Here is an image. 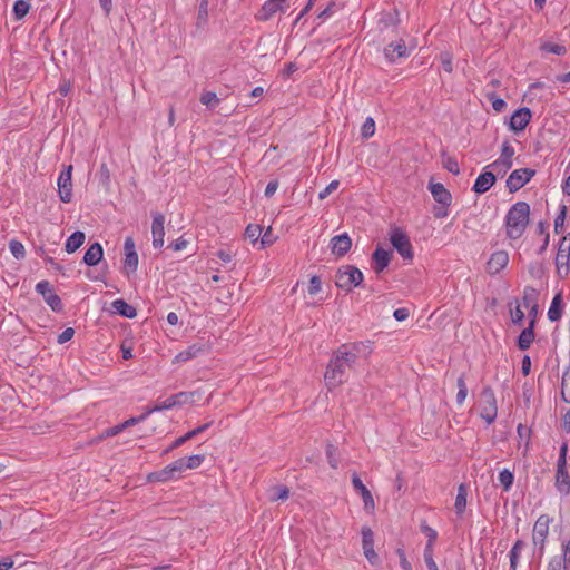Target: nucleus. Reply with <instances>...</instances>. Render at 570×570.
<instances>
[{
	"mask_svg": "<svg viewBox=\"0 0 570 570\" xmlns=\"http://www.w3.org/2000/svg\"><path fill=\"white\" fill-rule=\"evenodd\" d=\"M322 282L318 276H313L309 281L308 293L316 295L321 291Z\"/></svg>",
	"mask_w": 570,
	"mask_h": 570,
	"instance_id": "13d9d810",
	"label": "nucleus"
},
{
	"mask_svg": "<svg viewBox=\"0 0 570 570\" xmlns=\"http://www.w3.org/2000/svg\"><path fill=\"white\" fill-rule=\"evenodd\" d=\"M205 460L203 454L190 455L187 459H184V468L186 469H196L198 468Z\"/></svg>",
	"mask_w": 570,
	"mask_h": 570,
	"instance_id": "49530a36",
	"label": "nucleus"
},
{
	"mask_svg": "<svg viewBox=\"0 0 570 570\" xmlns=\"http://www.w3.org/2000/svg\"><path fill=\"white\" fill-rule=\"evenodd\" d=\"M150 414L148 413V410L146 409V411L139 415V416H132L128 420H126L125 422H122V428L127 429L129 426H134L138 423H141L144 422Z\"/></svg>",
	"mask_w": 570,
	"mask_h": 570,
	"instance_id": "603ef678",
	"label": "nucleus"
},
{
	"mask_svg": "<svg viewBox=\"0 0 570 570\" xmlns=\"http://www.w3.org/2000/svg\"><path fill=\"white\" fill-rule=\"evenodd\" d=\"M363 138H370L375 134V121L372 117H367L361 127Z\"/></svg>",
	"mask_w": 570,
	"mask_h": 570,
	"instance_id": "a18cd8bd",
	"label": "nucleus"
},
{
	"mask_svg": "<svg viewBox=\"0 0 570 570\" xmlns=\"http://www.w3.org/2000/svg\"><path fill=\"white\" fill-rule=\"evenodd\" d=\"M480 415L488 423L495 421L498 414L497 399L490 387H484L480 394Z\"/></svg>",
	"mask_w": 570,
	"mask_h": 570,
	"instance_id": "39448f33",
	"label": "nucleus"
},
{
	"mask_svg": "<svg viewBox=\"0 0 570 570\" xmlns=\"http://www.w3.org/2000/svg\"><path fill=\"white\" fill-rule=\"evenodd\" d=\"M102 256H104L102 246L99 243H94L86 250L82 262L87 266H96L102 259Z\"/></svg>",
	"mask_w": 570,
	"mask_h": 570,
	"instance_id": "b1692460",
	"label": "nucleus"
},
{
	"mask_svg": "<svg viewBox=\"0 0 570 570\" xmlns=\"http://www.w3.org/2000/svg\"><path fill=\"white\" fill-rule=\"evenodd\" d=\"M174 479L175 478L173 476L170 471H168V466H165L160 471L150 473L148 475V480L150 482H167V481H170V480H174Z\"/></svg>",
	"mask_w": 570,
	"mask_h": 570,
	"instance_id": "e433bc0d",
	"label": "nucleus"
},
{
	"mask_svg": "<svg viewBox=\"0 0 570 570\" xmlns=\"http://www.w3.org/2000/svg\"><path fill=\"white\" fill-rule=\"evenodd\" d=\"M174 407H175V402H173L171 396H169L168 399H166L163 402H156V404L154 406H149V407H147V410H148V413L151 414L155 412L170 410Z\"/></svg>",
	"mask_w": 570,
	"mask_h": 570,
	"instance_id": "c03bdc74",
	"label": "nucleus"
},
{
	"mask_svg": "<svg viewBox=\"0 0 570 570\" xmlns=\"http://www.w3.org/2000/svg\"><path fill=\"white\" fill-rule=\"evenodd\" d=\"M36 291L42 295L45 302L51 307L52 311H62L63 306L61 298L56 293H53L51 284L48 281H41L37 283Z\"/></svg>",
	"mask_w": 570,
	"mask_h": 570,
	"instance_id": "ddd939ff",
	"label": "nucleus"
},
{
	"mask_svg": "<svg viewBox=\"0 0 570 570\" xmlns=\"http://www.w3.org/2000/svg\"><path fill=\"white\" fill-rule=\"evenodd\" d=\"M429 190L438 204L433 208L434 216L436 218H445L449 215L448 208L452 203V196L450 191L441 183H430Z\"/></svg>",
	"mask_w": 570,
	"mask_h": 570,
	"instance_id": "7ed1b4c3",
	"label": "nucleus"
},
{
	"mask_svg": "<svg viewBox=\"0 0 570 570\" xmlns=\"http://www.w3.org/2000/svg\"><path fill=\"white\" fill-rule=\"evenodd\" d=\"M540 49L544 52L553 53L557 56H563L567 53V48L563 45L553 42H544L540 46Z\"/></svg>",
	"mask_w": 570,
	"mask_h": 570,
	"instance_id": "4c0bfd02",
	"label": "nucleus"
},
{
	"mask_svg": "<svg viewBox=\"0 0 570 570\" xmlns=\"http://www.w3.org/2000/svg\"><path fill=\"white\" fill-rule=\"evenodd\" d=\"M9 249L12 256L17 259H22L26 256V249L23 244L17 239H11L9 242Z\"/></svg>",
	"mask_w": 570,
	"mask_h": 570,
	"instance_id": "ea45409f",
	"label": "nucleus"
},
{
	"mask_svg": "<svg viewBox=\"0 0 570 570\" xmlns=\"http://www.w3.org/2000/svg\"><path fill=\"white\" fill-rule=\"evenodd\" d=\"M196 392H179L177 394L171 395L173 402H175V407L184 404H191L195 402Z\"/></svg>",
	"mask_w": 570,
	"mask_h": 570,
	"instance_id": "c9c22d12",
	"label": "nucleus"
},
{
	"mask_svg": "<svg viewBox=\"0 0 570 570\" xmlns=\"http://www.w3.org/2000/svg\"><path fill=\"white\" fill-rule=\"evenodd\" d=\"M362 548L365 558L372 566H377L381 562L377 553L374 550L373 532L370 528L366 527L362 529Z\"/></svg>",
	"mask_w": 570,
	"mask_h": 570,
	"instance_id": "dca6fc26",
	"label": "nucleus"
},
{
	"mask_svg": "<svg viewBox=\"0 0 570 570\" xmlns=\"http://www.w3.org/2000/svg\"><path fill=\"white\" fill-rule=\"evenodd\" d=\"M286 4L287 0H266L256 14V19L258 21H267L277 12H284L286 10Z\"/></svg>",
	"mask_w": 570,
	"mask_h": 570,
	"instance_id": "2eb2a0df",
	"label": "nucleus"
},
{
	"mask_svg": "<svg viewBox=\"0 0 570 570\" xmlns=\"http://www.w3.org/2000/svg\"><path fill=\"white\" fill-rule=\"evenodd\" d=\"M289 497V489L286 485H275L269 490V500L272 502L285 501Z\"/></svg>",
	"mask_w": 570,
	"mask_h": 570,
	"instance_id": "72a5a7b5",
	"label": "nucleus"
},
{
	"mask_svg": "<svg viewBox=\"0 0 570 570\" xmlns=\"http://www.w3.org/2000/svg\"><path fill=\"white\" fill-rule=\"evenodd\" d=\"M73 335L75 330L72 327H67L58 335L57 342L59 344H65L68 341H70L73 337Z\"/></svg>",
	"mask_w": 570,
	"mask_h": 570,
	"instance_id": "6e6d98bb",
	"label": "nucleus"
},
{
	"mask_svg": "<svg viewBox=\"0 0 570 570\" xmlns=\"http://www.w3.org/2000/svg\"><path fill=\"white\" fill-rule=\"evenodd\" d=\"M531 119V112L528 108L515 110L510 119V127L514 131L523 130Z\"/></svg>",
	"mask_w": 570,
	"mask_h": 570,
	"instance_id": "412c9836",
	"label": "nucleus"
},
{
	"mask_svg": "<svg viewBox=\"0 0 570 570\" xmlns=\"http://www.w3.org/2000/svg\"><path fill=\"white\" fill-rule=\"evenodd\" d=\"M557 274L561 278L570 275V233L562 237L556 256Z\"/></svg>",
	"mask_w": 570,
	"mask_h": 570,
	"instance_id": "20e7f679",
	"label": "nucleus"
},
{
	"mask_svg": "<svg viewBox=\"0 0 570 570\" xmlns=\"http://www.w3.org/2000/svg\"><path fill=\"white\" fill-rule=\"evenodd\" d=\"M441 63H442L444 71L452 72V70H453L452 56L449 52H443L441 55Z\"/></svg>",
	"mask_w": 570,
	"mask_h": 570,
	"instance_id": "0e129e2a",
	"label": "nucleus"
},
{
	"mask_svg": "<svg viewBox=\"0 0 570 570\" xmlns=\"http://www.w3.org/2000/svg\"><path fill=\"white\" fill-rule=\"evenodd\" d=\"M188 242L184 237H179L178 239L171 242L168 245V248H171L175 252L183 250L186 248Z\"/></svg>",
	"mask_w": 570,
	"mask_h": 570,
	"instance_id": "774afa93",
	"label": "nucleus"
},
{
	"mask_svg": "<svg viewBox=\"0 0 570 570\" xmlns=\"http://www.w3.org/2000/svg\"><path fill=\"white\" fill-rule=\"evenodd\" d=\"M259 240L262 248H265L274 243L275 237L273 235L272 227H268L267 230L263 235H261Z\"/></svg>",
	"mask_w": 570,
	"mask_h": 570,
	"instance_id": "5fc2aeb1",
	"label": "nucleus"
},
{
	"mask_svg": "<svg viewBox=\"0 0 570 570\" xmlns=\"http://www.w3.org/2000/svg\"><path fill=\"white\" fill-rule=\"evenodd\" d=\"M390 240L393 247L404 259H412L413 252L409 237L399 228L391 232Z\"/></svg>",
	"mask_w": 570,
	"mask_h": 570,
	"instance_id": "1a4fd4ad",
	"label": "nucleus"
},
{
	"mask_svg": "<svg viewBox=\"0 0 570 570\" xmlns=\"http://www.w3.org/2000/svg\"><path fill=\"white\" fill-rule=\"evenodd\" d=\"M525 543L522 540H518L512 549L509 552L510 558V567L512 570H515L518 567L519 558L521 554L522 549L524 548Z\"/></svg>",
	"mask_w": 570,
	"mask_h": 570,
	"instance_id": "f704fd0d",
	"label": "nucleus"
},
{
	"mask_svg": "<svg viewBox=\"0 0 570 570\" xmlns=\"http://www.w3.org/2000/svg\"><path fill=\"white\" fill-rule=\"evenodd\" d=\"M561 396L564 402L570 403V368L562 375Z\"/></svg>",
	"mask_w": 570,
	"mask_h": 570,
	"instance_id": "58836bf2",
	"label": "nucleus"
},
{
	"mask_svg": "<svg viewBox=\"0 0 570 570\" xmlns=\"http://www.w3.org/2000/svg\"><path fill=\"white\" fill-rule=\"evenodd\" d=\"M111 306L115 313L124 317L134 318L137 315L136 308L122 298L115 299Z\"/></svg>",
	"mask_w": 570,
	"mask_h": 570,
	"instance_id": "bb28decb",
	"label": "nucleus"
},
{
	"mask_svg": "<svg viewBox=\"0 0 570 570\" xmlns=\"http://www.w3.org/2000/svg\"><path fill=\"white\" fill-rule=\"evenodd\" d=\"M534 320L530 322V325L524 328L518 338V346L521 351L528 350L534 341Z\"/></svg>",
	"mask_w": 570,
	"mask_h": 570,
	"instance_id": "cd10ccee",
	"label": "nucleus"
},
{
	"mask_svg": "<svg viewBox=\"0 0 570 570\" xmlns=\"http://www.w3.org/2000/svg\"><path fill=\"white\" fill-rule=\"evenodd\" d=\"M444 168L448 169L450 173H452L454 175H459V173H460V167H459L458 161L454 158H451V157H449L444 161Z\"/></svg>",
	"mask_w": 570,
	"mask_h": 570,
	"instance_id": "e2e57ef3",
	"label": "nucleus"
},
{
	"mask_svg": "<svg viewBox=\"0 0 570 570\" xmlns=\"http://www.w3.org/2000/svg\"><path fill=\"white\" fill-rule=\"evenodd\" d=\"M556 487L561 494L570 492V475L567 470H557Z\"/></svg>",
	"mask_w": 570,
	"mask_h": 570,
	"instance_id": "c756f323",
	"label": "nucleus"
},
{
	"mask_svg": "<svg viewBox=\"0 0 570 570\" xmlns=\"http://www.w3.org/2000/svg\"><path fill=\"white\" fill-rule=\"evenodd\" d=\"M530 206L518 202L508 210L504 219L505 234L510 239H519L529 225Z\"/></svg>",
	"mask_w": 570,
	"mask_h": 570,
	"instance_id": "f03ea898",
	"label": "nucleus"
},
{
	"mask_svg": "<svg viewBox=\"0 0 570 570\" xmlns=\"http://www.w3.org/2000/svg\"><path fill=\"white\" fill-rule=\"evenodd\" d=\"M168 471L173 474L175 479L179 478L180 473L185 471L184 468V459H178L174 461L173 463L168 464Z\"/></svg>",
	"mask_w": 570,
	"mask_h": 570,
	"instance_id": "8fccbe9b",
	"label": "nucleus"
},
{
	"mask_svg": "<svg viewBox=\"0 0 570 570\" xmlns=\"http://www.w3.org/2000/svg\"><path fill=\"white\" fill-rule=\"evenodd\" d=\"M409 53L407 47L403 40H400L396 43H390L384 49V55L391 62H394L400 58L407 57Z\"/></svg>",
	"mask_w": 570,
	"mask_h": 570,
	"instance_id": "4be33fe9",
	"label": "nucleus"
},
{
	"mask_svg": "<svg viewBox=\"0 0 570 570\" xmlns=\"http://www.w3.org/2000/svg\"><path fill=\"white\" fill-rule=\"evenodd\" d=\"M513 481H514V475L508 469H504L499 473V482L503 487L504 491H509L511 489Z\"/></svg>",
	"mask_w": 570,
	"mask_h": 570,
	"instance_id": "a19ab883",
	"label": "nucleus"
},
{
	"mask_svg": "<svg viewBox=\"0 0 570 570\" xmlns=\"http://www.w3.org/2000/svg\"><path fill=\"white\" fill-rule=\"evenodd\" d=\"M338 180L331 181L323 190L320 191L318 198L325 199L332 191L338 188Z\"/></svg>",
	"mask_w": 570,
	"mask_h": 570,
	"instance_id": "bf43d9fd",
	"label": "nucleus"
},
{
	"mask_svg": "<svg viewBox=\"0 0 570 570\" xmlns=\"http://www.w3.org/2000/svg\"><path fill=\"white\" fill-rule=\"evenodd\" d=\"M509 263V254L505 250L494 252L487 263V269L491 275L500 273Z\"/></svg>",
	"mask_w": 570,
	"mask_h": 570,
	"instance_id": "f3484780",
	"label": "nucleus"
},
{
	"mask_svg": "<svg viewBox=\"0 0 570 570\" xmlns=\"http://www.w3.org/2000/svg\"><path fill=\"white\" fill-rule=\"evenodd\" d=\"M456 384H458V389H459L458 394H456V403L459 405H461L464 402V400L466 399V395H468V387L465 385L464 377L460 376L458 379Z\"/></svg>",
	"mask_w": 570,
	"mask_h": 570,
	"instance_id": "de8ad7c7",
	"label": "nucleus"
},
{
	"mask_svg": "<svg viewBox=\"0 0 570 570\" xmlns=\"http://www.w3.org/2000/svg\"><path fill=\"white\" fill-rule=\"evenodd\" d=\"M208 351V346L206 344L195 343L189 345L186 350L179 352L175 358V363H185L187 361H190L198 355L205 353Z\"/></svg>",
	"mask_w": 570,
	"mask_h": 570,
	"instance_id": "6ab92c4d",
	"label": "nucleus"
},
{
	"mask_svg": "<svg viewBox=\"0 0 570 570\" xmlns=\"http://www.w3.org/2000/svg\"><path fill=\"white\" fill-rule=\"evenodd\" d=\"M424 561L429 570H439L433 559V548H431V544H426L424 549Z\"/></svg>",
	"mask_w": 570,
	"mask_h": 570,
	"instance_id": "09e8293b",
	"label": "nucleus"
},
{
	"mask_svg": "<svg viewBox=\"0 0 570 570\" xmlns=\"http://www.w3.org/2000/svg\"><path fill=\"white\" fill-rule=\"evenodd\" d=\"M346 348V345H343L337 355L330 361L324 375L325 383L330 389L337 386L347 379L346 372L352 370L356 360V355Z\"/></svg>",
	"mask_w": 570,
	"mask_h": 570,
	"instance_id": "f257e3e1",
	"label": "nucleus"
},
{
	"mask_svg": "<svg viewBox=\"0 0 570 570\" xmlns=\"http://www.w3.org/2000/svg\"><path fill=\"white\" fill-rule=\"evenodd\" d=\"M562 308H563V298H562V293L559 292L552 298V302L548 309V318L551 322L559 321L562 316Z\"/></svg>",
	"mask_w": 570,
	"mask_h": 570,
	"instance_id": "a878e982",
	"label": "nucleus"
},
{
	"mask_svg": "<svg viewBox=\"0 0 570 570\" xmlns=\"http://www.w3.org/2000/svg\"><path fill=\"white\" fill-rule=\"evenodd\" d=\"M99 180L100 183L108 187L110 184V170L107 166V164H101L98 171Z\"/></svg>",
	"mask_w": 570,
	"mask_h": 570,
	"instance_id": "3c124183",
	"label": "nucleus"
},
{
	"mask_svg": "<svg viewBox=\"0 0 570 570\" xmlns=\"http://www.w3.org/2000/svg\"><path fill=\"white\" fill-rule=\"evenodd\" d=\"M396 554L399 556L400 566H401L402 570H412L411 562L407 560L404 550L399 548L396 550Z\"/></svg>",
	"mask_w": 570,
	"mask_h": 570,
	"instance_id": "680f3d73",
	"label": "nucleus"
},
{
	"mask_svg": "<svg viewBox=\"0 0 570 570\" xmlns=\"http://www.w3.org/2000/svg\"><path fill=\"white\" fill-rule=\"evenodd\" d=\"M220 99L213 91H205L200 96V102L208 108H215L219 104Z\"/></svg>",
	"mask_w": 570,
	"mask_h": 570,
	"instance_id": "79ce46f5",
	"label": "nucleus"
},
{
	"mask_svg": "<svg viewBox=\"0 0 570 570\" xmlns=\"http://www.w3.org/2000/svg\"><path fill=\"white\" fill-rule=\"evenodd\" d=\"M72 165L66 166L58 177V194L62 203H70L72 198Z\"/></svg>",
	"mask_w": 570,
	"mask_h": 570,
	"instance_id": "9d476101",
	"label": "nucleus"
},
{
	"mask_svg": "<svg viewBox=\"0 0 570 570\" xmlns=\"http://www.w3.org/2000/svg\"><path fill=\"white\" fill-rule=\"evenodd\" d=\"M539 293L534 287L527 286L523 291L522 304L528 309H535Z\"/></svg>",
	"mask_w": 570,
	"mask_h": 570,
	"instance_id": "7c9ffc66",
	"label": "nucleus"
},
{
	"mask_svg": "<svg viewBox=\"0 0 570 570\" xmlns=\"http://www.w3.org/2000/svg\"><path fill=\"white\" fill-rule=\"evenodd\" d=\"M513 155L514 148L509 142H504L502 145L500 157L492 164L488 165L485 169L491 168L499 176L505 175L512 167Z\"/></svg>",
	"mask_w": 570,
	"mask_h": 570,
	"instance_id": "6e6552de",
	"label": "nucleus"
},
{
	"mask_svg": "<svg viewBox=\"0 0 570 570\" xmlns=\"http://www.w3.org/2000/svg\"><path fill=\"white\" fill-rule=\"evenodd\" d=\"M568 563H564V560L562 558H553L549 564L548 570H562L567 567Z\"/></svg>",
	"mask_w": 570,
	"mask_h": 570,
	"instance_id": "69168bd1",
	"label": "nucleus"
},
{
	"mask_svg": "<svg viewBox=\"0 0 570 570\" xmlns=\"http://www.w3.org/2000/svg\"><path fill=\"white\" fill-rule=\"evenodd\" d=\"M262 232L263 229L259 225L249 224L245 229V235L252 243H256L261 238Z\"/></svg>",
	"mask_w": 570,
	"mask_h": 570,
	"instance_id": "37998d69",
	"label": "nucleus"
},
{
	"mask_svg": "<svg viewBox=\"0 0 570 570\" xmlns=\"http://www.w3.org/2000/svg\"><path fill=\"white\" fill-rule=\"evenodd\" d=\"M208 18V0H202L198 9V21L206 22Z\"/></svg>",
	"mask_w": 570,
	"mask_h": 570,
	"instance_id": "052dcab7",
	"label": "nucleus"
},
{
	"mask_svg": "<svg viewBox=\"0 0 570 570\" xmlns=\"http://www.w3.org/2000/svg\"><path fill=\"white\" fill-rule=\"evenodd\" d=\"M466 507V488L464 484H460L458 494L455 498L454 509L459 515H462Z\"/></svg>",
	"mask_w": 570,
	"mask_h": 570,
	"instance_id": "473e14b6",
	"label": "nucleus"
},
{
	"mask_svg": "<svg viewBox=\"0 0 570 570\" xmlns=\"http://www.w3.org/2000/svg\"><path fill=\"white\" fill-rule=\"evenodd\" d=\"M86 239L85 233L77 230L73 232L66 240L65 249L67 253H75L83 244Z\"/></svg>",
	"mask_w": 570,
	"mask_h": 570,
	"instance_id": "c85d7f7f",
	"label": "nucleus"
},
{
	"mask_svg": "<svg viewBox=\"0 0 570 570\" xmlns=\"http://www.w3.org/2000/svg\"><path fill=\"white\" fill-rule=\"evenodd\" d=\"M335 284L345 293H350L356 286V266L344 265L340 267L335 275Z\"/></svg>",
	"mask_w": 570,
	"mask_h": 570,
	"instance_id": "0eeeda50",
	"label": "nucleus"
},
{
	"mask_svg": "<svg viewBox=\"0 0 570 570\" xmlns=\"http://www.w3.org/2000/svg\"><path fill=\"white\" fill-rule=\"evenodd\" d=\"M124 252H125V259H124V272L127 275H130L132 273H136L138 268V254L136 252L135 240L131 236H127L124 243Z\"/></svg>",
	"mask_w": 570,
	"mask_h": 570,
	"instance_id": "9b49d317",
	"label": "nucleus"
},
{
	"mask_svg": "<svg viewBox=\"0 0 570 570\" xmlns=\"http://www.w3.org/2000/svg\"><path fill=\"white\" fill-rule=\"evenodd\" d=\"M511 320L514 324H522L524 320V313L521 309L520 305H517V307L511 311Z\"/></svg>",
	"mask_w": 570,
	"mask_h": 570,
	"instance_id": "338daca9",
	"label": "nucleus"
},
{
	"mask_svg": "<svg viewBox=\"0 0 570 570\" xmlns=\"http://www.w3.org/2000/svg\"><path fill=\"white\" fill-rule=\"evenodd\" d=\"M213 422H207L203 425H199L197 426L196 429L194 430H190L188 431L185 435L187 438V440H191L194 439L195 436L199 435L200 433L205 432L207 429H209V426L212 425Z\"/></svg>",
	"mask_w": 570,
	"mask_h": 570,
	"instance_id": "4d7b16f0",
	"label": "nucleus"
},
{
	"mask_svg": "<svg viewBox=\"0 0 570 570\" xmlns=\"http://www.w3.org/2000/svg\"><path fill=\"white\" fill-rule=\"evenodd\" d=\"M373 269L376 274L383 272L390 264L391 252L377 247L373 253Z\"/></svg>",
	"mask_w": 570,
	"mask_h": 570,
	"instance_id": "5701e85b",
	"label": "nucleus"
},
{
	"mask_svg": "<svg viewBox=\"0 0 570 570\" xmlns=\"http://www.w3.org/2000/svg\"><path fill=\"white\" fill-rule=\"evenodd\" d=\"M31 6L28 0H17L13 3L12 13L17 21L22 20L29 12Z\"/></svg>",
	"mask_w": 570,
	"mask_h": 570,
	"instance_id": "2f4dec72",
	"label": "nucleus"
},
{
	"mask_svg": "<svg viewBox=\"0 0 570 570\" xmlns=\"http://www.w3.org/2000/svg\"><path fill=\"white\" fill-rule=\"evenodd\" d=\"M566 213H567V208H566V206H562L559 215L554 219V232L556 233H560L563 229Z\"/></svg>",
	"mask_w": 570,
	"mask_h": 570,
	"instance_id": "864d4df0",
	"label": "nucleus"
},
{
	"mask_svg": "<svg viewBox=\"0 0 570 570\" xmlns=\"http://www.w3.org/2000/svg\"><path fill=\"white\" fill-rule=\"evenodd\" d=\"M495 173L492 170V171H488V170H484L483 173H481L474 185H473V190L476 193V194H484L487 193L495 183Z\"/></svg>",
	"mask_w": 570,
	"mask_h": 570,
	"instance_id": "aec40b11",
	"label": "nucleus"
},
{
	"mask_svg": "<svg viewBox=\"0 0 570 570\" xmlns=\"http://www.w3.org/2000/svg\"><path fill=\"white\" fill-rule=\"evenodd\" d=\"M358 495L363 502V509L366 513L373 514L375 511V500L372 492L358 479Z\"/></svg>",
	"mask_w": 570,
	"mask_h": 570,
	"instance_id": "393cba45",
	"label": "nucleus"
},
{
	"mask_svg": "<svg viewBox=\"0 0 570 570\" xmlns=\"http://www.w3.org/2000/svg\"><path fill=\"white\" fill-rule=\"evenodd\" d=\"M151 217L153 246L155 248H161L164 246L165 237V215L159 212H153Z\"/></svg>",
	"mask_w": 570,
	"mask_h": 570,
	"instance_id": "4468645a",
	"label": "nucleus"
},
{
	"mask_svg": "<svg viewBox=\"0 0 570 570\" xmlns=\"http://www.w3.org/2000/svg\"><path fill=\"white\" fill-rule=\"evenodd\" d=\"M535 171L530 168L513 170L507 179V188L511 191L521 189L533 176Z\"/></svg>",
	"mask_w": 570,
	"mask_h": 570,
	"instance_id": "f8f14e48",
	"label": "nucleus"
},
{
	"mask_svg": "<svg viewBox=\"0 0 570 570\" xmlns=\"http://www.w3.org/2000/svg\"><path fill=\"white\" fill-rule=\"evenodd\" d=\"M551 518L547 514L540 515L534 525L532 532V542L539 548L540 554L544 551V543L549 534Z\"/></svg>",
	"mask_w": 570,
	"mask_h": 570,
	"instance_id": "423d86ee",
	"label": "nucleus"
},
{
	"mask_svg": "<svg viewBox=\"0 0 570 570\" xmlns=\"http://www.w3.org/2000/svg\"><path fill=\"white\" fill-rule=\"evenodd\" d=\"M331 250L336 256H344L352 247V238L347 233L334 236L330 242Z\"/></svg>",
	"mask_w": 570,
	"mask_h": 570,
	"instance_id": "a211bd4d",
	"label": "nucleus"
}]
</instances>
